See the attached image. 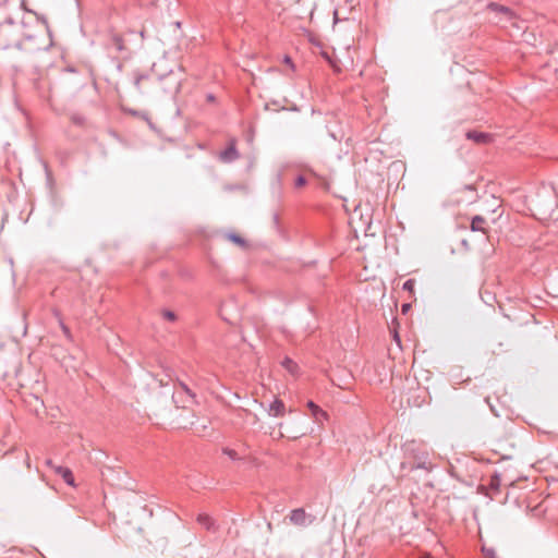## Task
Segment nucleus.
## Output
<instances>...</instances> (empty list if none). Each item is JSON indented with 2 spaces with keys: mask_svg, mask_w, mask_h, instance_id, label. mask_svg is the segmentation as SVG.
Returning a JSON list of instances; mask_svg holds the SVG:
<instances>
[{
  "mask_svg": "<svg viewBox=\"0 0 558 558\" xmlns=\"http://www.w3.org/2000/svg\"><path fill=\"white\" fill-rule=\"evenodd\" d=\"M23 34V27L20 24L14 23L12 20H8L5 24H2L0 26V38H7V37H14L11 43H5L1 49H8L11 47H14L19 50H26V51H35L39 50L40 48L38 46L36 47H26L27 41H33L34 36L26 35L25 40L22 41L20 39V36Z\"/></svg>",
  "mask_w": 558,
  "mask_h": 558,
  "instance_id": "nucleus-1",
  "label": "nucleus"
},
{
  "mask_svg": "<svg viewBox=\"0 0 558 558\" xmlns=\"http://www.w3.org/2000/svg\"><path fill=\"white\" fill-rule=\"evenodd\" d=\"M402 449L405 457L411 460V471L416 469H430L429 453L424 444L416 440H409L402 446Z\"/></svg>",
  "mask_w": 558,
  "mask_h": 558,
  "instance_id": "nucleus-2",
  "label": "nucleus"
},
{
  "mask_svg": "<svg viewBox=\"0 0 558 558\" xmlns=\"http://www.w3.org/2000/svg\"><path fill=\"white\" fill-rule=\"evenodd\" d=\"M290 522L294 525L306 526L313 523L315 518L307 514L303 508L294 509L289 514Z\"/></svg>",
  "mask_w": 558,
  "mask_h": 558,
  "instance_id": "nucleus-3",
  "label": "nucleus"
},
{
  "mask_svg": "<svg viewBox=\"0 0 558 558\" xmlns=\"http://www.w3.org/2000/svg\"><path fill=\"white\" fill-rule=\"evenodd\" d=\"M106 48L109 53H119L124 50V40L118 34H112L108 37L106 41Z\"/></svg>",
  "mask_w": 558,
  "mask_h": 558,
  "instance_id": "nucleus-4",
  "label": "nucleus"
},
{
  "mask_svg": "<svg viewBox=\"0 0 558 558\" xmlns=\"http://www.w3.org/2000/svg\"><path fill=\"white\" fill-rule=\"evenodd\" d=\"M239 158V151L235 146V140H231L225 150L219 154V159L222 162H232Z\"/></svg>",
  "mask_w": 558,
  "mask_h": 558,
  "instance_id": "nucleus-5",
  "label": "nucleus"
},
{
  "mask_svg": "<svg viewBox=\"0 0 558 558\" xmlns=\"http://www.w3.org/2000/svg\"><path fill=\"white\" fill-rule=\"evenodd\" d=\"M465 137L476 144H488L493 140L492 134L474 130L468 131Z\"/></svg>",
  "mask_w": 558,
  "mask_h": 558,
  "instance_id": "nucleus-6",
  "label": "nucleus"
},
{
  "mask_svg": "<svg viewBox=\"0 0 558 558\" xmlns=\"http://www.w3.org/2000/svg\"><path fill=\"white\" fill-rule=\"evenodd\" d=\"M488 8L494 10V11H498L500 13H502L505 15V19L511 23L512 26L519 28L518 26V19L513 15V13L509 10V8L507 7H504V5H499L497 3H489L488 4Z\"/></svg>",
  "mask_w": 558,
  "mask_h": 558,
  "instance_id": "nucleus-7",
  "label": "nucleus"
},
{
  "mask_svg": "<svg viewBox=\"0 0 558 558\" xmlns=\"http://www.w3.org/2000/svg\"><path fill=\"white\" fill-rule=\"evenodd\" d=\"M196 521L207 531L215 532L217 530L216 521L207 513H198Z\"/></svg>",
  "mask_w": 558,
  "mask_h": 558,
  "instance_id": "nucleus-8",
  "label": "nucleus"
},
{
  "mask_svg": "<svg viewBox=\"0 0 558 558\" xmlns=\"http://www.w3.org/2000/svg\"><path fill=\"white\" fill-rule=\"evenodd\" d=\"M284 411H286V405L283 403L282 400L280 399H275L270 404H269V409H268V413L269 415L271 416H275V417H280V416H283L284 414Z\"/></svg>",
  "mask_w": 558,
  "mask_h": 558,
  "instance_id": "nucleus-9",
  "label": "nucleus"
},
{
  "mask_svg": "<svg viewBox=\"0 0 558 558\" xmlns=\"http://www.w3.org/2000/svg\"><path fill=\"white\" fill-rule=\"evenodd\" d=\"M57 474H59L68 485H74V476L69 468L53 466Z\"/></svg>",
  "mask_w": 558,
  "mask_h": 558,
  "instance_id": "nucleus-10",
  "label": "nucleus"
},
{
  "mask_svg": "<svg viewBox=\"0 0 558 558\" xmlns=\"http://www.w3.org/2000/svg\"><path fill=\"white\" fill-rule=\"evenodd\" d=\"M307 408L311 410L312 415L317 422H320L322 418H326L327 413L323 411L316 403L313 401L307 402Z\"/></svg>",
  "mask_w": 558,
  "mask_h": 558,
  "instance_id": "nucleus-11",
  "label": "nucleus"
},
{
  "mask_svg": "<svg viewBox=\"0 0 558 558\" xmlns=\"http://www.w3.org/2000/svg\"><path fill=\"white\" fill-rule=\"evenodd\" d=\"M486 223V220L482 216H474L471 220V230L472 231H482L485 232L484 225Z\"/></svg>",
  "mask_w": 558,
  "mask_h": 558,
  "instance_id": "nucleus-12",
  "label": "nucleus"
},
{
  "mask_svg": "<svg viewBox=\"0 0 558 558\" xmlns=\"http://www.w3.org/2000/svg\"><path fill=\"white\" fill-rule=\"evenodd\" d=\"M281 364L292 375H295L299 372L298 364L288 356L283 359Z\"/></svg>",
  "mask_w": 558,
  "mask_h": 558,
  "instance_id": "nucleus-13",
  "label": "nucleus"
},
{
  "mask_svg": "<svg viewBox=\"0 0 558 558\" xmlns=\"http://www.w3.org/2000/svg\"><path fill=\"white\" fill-rule=\"evenodd\" d=\"M226 236L229 241L233 242L234 244H236L243 248L247 247V242L241 235L230 232Z\"/></svg>",
  "mask_w": 558,
  "mask_h": 558,
  "instance_id": "nucleus-14",
  "label": "nucleus"
},
{
  "mask_svg": "<svg viewBox=\"0 0 558 558\" xmlns=\"http://www.w3.org/2000/svg\"><path fill=\"white\" fill-rule=\"evenodd\" d=\"M54 313V316L58 318L59 323H60V327L64 333V336L68 338V339H71L72 335H71V331L69 329V327L63 323L62 318H61V315L59 313V311L54 310L53 311Z\"/></svg>",
  "mask_w": 558,
  "mask_h": 558,
  "instance_id": "nucleus-15",
  "label": "nucleus"
},
{
  "mask_svg": "<svg viewBox=\"0 0 558 558\" xmlns=\"http://www.w3.org/2000/svg\"><path fill=\"white\" fill-rule=\"evenodd\" d=\"M149 78V75L148 74H144V73H134V86L137 90H142L141 88V83L142 81H145V80H148Z\"/></svg>",
  "mask_w": 558,
  "mask_h": 558,
  "instance_id": "nucleus-16",
  "label": "nucleus"
},
{
  "mask_svg": "<svg viewBox=\"0 0 558 558\" xmlns=\"http://www.w3.org/2000/svg\"><path fill=\"white\" fill-rule=\"evenodd\" d=\"M70 120L73 124L77 125V126H84L85 125V122H86V119L84 116H82L81 113H72L70 116Z\"/></svg>",
  "mask_w": 558,
  "mask_h": 558,
  "instance_id": "nucleus-17",
  "label": "nucleus"
},
{
  "mask_svg": "<svg viewBox=\"0 0 558 558\" xmlns=\"http://www.w3.org/2000/svg\"><path fill=\"white\" fill-rule=\"evenodd\" d=\"M178 385L181 387V389L186 393V396L194 401L196 398V395L189 388V386L181 380H178Z\"/></svg>",
  "mask_w": 558,
  "mask_h": 558,
  "instance_id": "nucleus-18",
  "label": "nucleus"
},
{
  "mask_svg": "<svg viewBox=\"0 0 558 558\" xmlns=\"http://www.w3.org/2000/svg\"><path fill=\"white\" fill-rule=\"evenodd\" d=\"M222 452L227 454L231 460L236 461L240 460L241 457L238 454V452L230 448H223Z\"/></svg>",
  "mask_w": 558,
  "mask_h": 558,
  "instance_id": "nucleus-19",
  "label": "nucleus"
},
{
  "mask_svg": "<svg viewBox=\"0 0 558 558\" xmlns=\"http://www.w3.org/2000/svg\"><path fill=\"white\" fill-rule=\"evenodd\" d=\"M414 287H415V280L414 279H408L403 283L402 289L404 291H408V292L412 293L414 291Z\"/></svg>",
  "mask_w": 558,
  "mask_h": 558,
  "instance_id": "nucleus-20",
  "label": "nucleus"
},
{
  "mask_svg": "<svg viewBox=\"0 0 558 558\" xmlns=\"http://www.w3.org/2000/svg\"><path fill=\"white\" fill-rule=\"evenodd\" d=\"M192 425L194 426V430L199 435V436H204L205 435V432L207 429V424L203 423V424H195V423H192Z\"/></svg>",
  "mask_w": 558,
  "mask_h": 558,
  "instance_id": "nucleus-21",
  "label": "nucleus"
},
{
  "mask_svg": "<svg viewBox=\"0 0 558 558\" xmlns=\"http://www.w3.org/2000/svg\"><path fill=\"white\" fill-rule=\"evenodd\" d=\"M162 317L170 322H174L177 319L175 313L170 310L162 311Z\"/></svg>",
  "mask_w": 558,
  "mask_h": 558,
  "instance_id": "nucleus-22",
  "label": "nucleus"
},
{
  "mask_svg": "<svg viewBox=\"0 0 558 558\" xmlns=\"http://www.w3.org/2000/svg\"><path fill=\"white\" fill-rule=\"evenodd\" d=\"M333 20H335V23H338L339 21H347L349 19L347 16H341L340 9H336L333 11Z\"/></svg>",
  "mask_w": 558,
  "mask_h": 558,
  "instance_id": "nucleus-23",
  "label": "nucleus"
},
{
  "mask_svg": "<svg viewBox=\"0 0 558 558\" xmlns=\"http://www.w3.org/2000/svg\"><path fill=\"white\" fill-rule=\"evenodd\" d=\"M306 184V179L305 177L303 175H299L296 179H295V186L296 187H302Z\"/></svg>",
  "mask_w": 558,
  "mask_h": 558,
  "instance_id": "nucleus-24",
  "label": "nucleus"
},
{
  "mask_svg": "<svg viewBox=\"0 0 558 558\" xmlns=\"http://www.w3.org/2000/svg\"><path fill=\"white\" fill-rule=\"evenodd\" d=\"M272 223H274V227L278 230L279 229V215L277 213L272 214Z\"/></svg>",
  "mask_w": 558,
  "mask_h": 558,
  "instance_id": "nucleus-25",
  "label": "nucleus"
},
{
  "mask_svg": "<svg viewBox=\"0 0 558 558\" xmlns=\"http://www.w3.org/2000/svg\"><path fill=\"white\" fill-rule=\"evenodd\" d=\"M283 61H284L286 63H288V64H291V65H292V60H291V58H290V57L286 56V57H284V59H283Z\"/></svg>",
  "mask_w": 558,
  "mask_h": 558,
  "instance_id": "nucleus-26",
  "label": "nucleus"
},
{
  "mask_svg": "<svg viewBox=\"0 0 558 558\" xmlns=\"http://www.w3.org/2000/svg\"><path fill=\"white\" fill-rule=\"evenodd\" d=\"M410 308V304L402 305V312L405 313Z\"/></svg>",
  "mask_w": 558,
  "mask_h": 558,
  "instance_id": "nucleus-27",
  "label": "nucleus"
},
{
  "mask_svg": "<svg viewBox=\"0 0 558 558\" xmlns=\"http://www.w3.org/2000/svg\"><path fill=\"white\" fill-rule=\"evenodd\" d=\"M207 100H208V101H214V100H215V96H214V95H211V94H209V95L207 96Z\"/></svg>",
  "mask_w": 558,
  "mask_h": 558,
  "instance_id": "nucleus-28",
  "label": "nucleus"
},
{
  "mask_svg": "<svg viewBox=\"0 0 558 558\" xmlns=\"http://www.w3.org/2000/svg\"><path fill=\"white\" fill-rule=\"evenodd\" d=\"M487 555H488V556H492V558H496V557L494 556V550H493V549L487 550Z\"/></svg>",
  "mask_w": 558,
  "mask_h": 558,
  "instance_id": "nucleus-29",
  "label": "nucleus"
},
{
  "mask_svg": "<svg viewBox=\"0 0 558 558\" xmlns=\"http://www.w3.org/2000/svg\"><path fill=\"white\" fill-rule=\"evenodd\" d=\"M172 399H173V401H174L175 403L178 402V401H177V393H173Z\"/></svg>",
  "mask_w": 558,
  "mask_h": 558,
  "instance_id": "nucleus-30",
  "label": "nucleus"
},
{
  "mask_svg": "<svg viewBox=\"0 0 558 558\" xmlns=\"http://www.w3.org/2000/svg\"><path fill=\"white\" fill-rule=\"evenodd\" d=\"M46 463H47V465L53 466V465H52V461H51V460H47V462H46Z\"/></svg>",
  "mask_w": 558,
  "mask_h": 558,
  "instance_id": "nucleus-31",
  "label": "nucleus"
},
{
  "mask_svg": "<svg viewBox=\"0 0 558 558\" xmlns=\"http://www.w3.org/2000/svg\"><path fill=\"white\" fill-rule=\"evenodd\" d=\"M330 136H331L333 140H336V136H335V134H333V133H330Z\"/></svg>",
  "mask_w": 558,
  "mask_h": 558,
  "instance_id": "nucleus-32",
  "label": "nucleus"
}]
</instances>
